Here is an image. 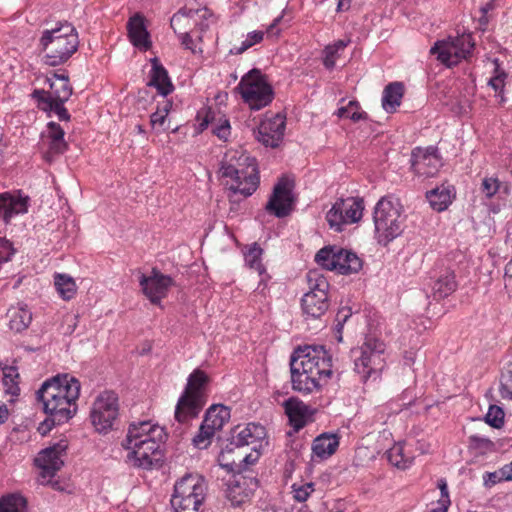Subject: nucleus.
<instances>
[{"instance_id":"nucleus-8","label":"nucleus","mask_w":512,"mask_h":512,"mask_svg":"<svg viewBox=\"0 0 512 512\" xmlns=\"http://www.w3.org/2000/svg\"><path fill=\"white\" fill-rule=\"evenodd\" d=\"M137 433L134 428L128 431L126 438L122 441V447L130 451L127 458L133 462L134 466L150 469L161 461L162 438L146 435L144 439H137Z\"/></svg>"},{"instance_id":"nucleus-56","label":"nucleus","mask_w":512,"mask_h":512,"mask_svg":"<svg viewBox=\"0 0 512 512\" xmlns=\"http://www.w3.org/2000/svg\"><path fill=\"white\" fill-rule=\"evenodd\" d=\"M352 311L349 307H342L338 310L336 315V330L340 332L346 323V321L351 317Z\"/></svg>"},{"instance_id":"nucleus-32","label":"nucleus","mask_w":512,"mask_h":512,"mask_svg":"<svg viewBox=\"0 0 512 512\" xmlns=\"http://www.w3.org/2000/svg\"><path fill=\"white\" fill-rule=\"evenodd\" d=\"M334 271L342 275L357 273L361 270L362 260L352 251L338 248Z\"/></svg>"},{"instance_id":"nucleus-44","label":"nucleus","mask_w":512,"mask_h":512,"mask_svg":"<svg viewBox=\"0 0 512 512\" xmlns=\"http://www.w3.org/2000/svg\"><path fill=\"white\" fill-rule=\"evenodd\" d=\"M134 428L137 433V439H144L146 435H153L158 438H162L163 430L155 425H152L150 421L132 422L129 425L128 431Z\"/></svg>"},{"instance_id":"nucleus-62","label":"nucleus","mask_w":512,"mask_h":512,"mask_svg":"<svg viewBox=\"0 0 512 512\" xmlns=\"http://www.w3.org/2000/svg\"><path fill=\"white\" fill-rule=\"evenodd\" d=\"M347 118L354 122H358L360 120L367 119V113L364 111H359V105L357 104V108L354 107L351 112L347 114Z\"/></svg>"},{"instance_id":"nucleus-47","label":"nucleus","mask_w":512,"mask_h":512,"mask_svg":"<svg viewBox=\"0 0 512 512\" xmlns=\"http://www.w3.org/2000/svg\"><path fill=\"white\" fill-rule=\"evenodd\" d=\"M505 413L500 406L490 405L485 421L493 428H501L504 424Z\"/></svg>"},{"instance_id":"nucleus-37","label":"nucleus","mask_w":512,"mask_h":512,"mask_svg":"<svg viewBox=\"0 0 512 512\" xmlns=\"http://www.w3.org/2000/svg\"><path fill=\"white\" fill-rule=\"evenodd\" d=\"M54 286L63 300L72 299L77 291L74 279L67 274H56L54 276Z\"/></svg>"},{"instance_id":"nucleus-55","label":"nucleus","mask_w":512,"mask_h":512,"mask_svg":"<svg viewBox=\"0 0 512 512\" xmlns=\"http://www.w3.org/2000/svg\"><path fill=\"white\" fill-rule=\"evenodd\" d=\"M47 128L48 133L46 136V140H65V132L58 123L51 121L47 124Z\"/></svg>"},{"instance_id":"nucleus-52","label":"nucleus","mask_w":512,"mask_h":512,"mask_svg":"<svg viewBox=\"0 0 512 512\" xmlns=\"http://www.w3.org/2000/svg\"><path fill=\"white\" fill-rule=\"evenodd\" d=\"M226 473H232V479L226 480V486L228 487V490L236 492L237 488H241V480L244 478L239 477L240 473H238L237 469L234 467V462L226 463Z\"/></svg>"},{"instance_id":"nucleus-23","label":"nucleus","mask_w":512,"mask_h":512,"mask_svg":"<svg viewBox=\"0 0 512 512\" xmlns=\"http://www.w3.org/2000/svg\"><path fill=\"white\" fill-rule=\"evenodd\" d=\"M220 95L215 96V106L213 104L207 106L206 108L198 111L196 120L198 121V125L196 127L197 133H202L210 123H215V127L213 128V134L216 135L219 139L224 138V120L223 115H221L220 107L221 101H219Z\"/></svg>"},{"instance_id":"nucleus-2","label":"nucleus","mask_w":512,"mask_h":512,"mask_svg":"<svg viewBox=\"0 0 512 512\" xmlns=\"http://www.w3.org/2000/svg\"><path fill=\"white\" fill-rule=\"evenodd\" d=\"M80 382L69 374H58L47 379L36 392L48 415L44 424L60 425L71 419L76 411V401L80 395Z\"/></svg>"},{"instance_id":"nucleus-18","label":"nucleus","mask_w":512,"mask_h":512,"mask_svg":"<svg viewBox=\"0 0 512 512\" xmlns=\"http://www.w3.org/2000/svg\"><path fill=\"white\" fill-rule=\"evenodd\" d=\"M139 284L144 295L151 303L159 304L166 297L169 289L175 282L172 277L164 275L156 268H153L150 276L140 275Z\"/></svg>"},{"instance_id":"nucleus-9","label":"nucleus","mask_w":512,"mask_h":512,"mask_svg":"<svg viewBox=\"0 0 512 512\" xmlns=\"http://www.w3.org/2000/svg\"><path fill=\"white\" fill-rule=\"evenodd\" d=\"M386 344L374 337L366 336L359 350V356L354 359V370L360 375L362 381H367L372 375L378 376L385 366Z\"/></svg>"},{"instance_id":"nucleus-41","label":"nucleus","mask_w":512,"mask_h":512,"mask_svg":"<svg viewBox=\"0 0 512 512\" xmlns=\"http://www.w3.org/2000/svg\"><path fill=\"white\" fill-rule=\"evenodd\" d=\"M0 512H27V500L20 494H9L0 499Z\"/></svg>"},{"instance_id":"nucleus-17","label":"nucleus","mask_w":512,"mask_h":512,"mask_svg":"<svg viewBox=\"0 0 512 512\" xmlns=\"http://www.w3.org/2000/svg\"><path fill=\"white\" fill-rule=\"evenodd\" d=\"M266 438V429L261 424L248 423L244 426L237 425L229 431L226 437V450L232 451L249 445H258Z\"/></svg>"},{"instance_id":"nucleus-28","label":"nucleus","mask_w":512,"mask_h":512,"mask_svg":"<svg viewBox=\"0 0 512 512\" xmlns=\"http://www.w3.org/2000/svg\"><path fill=\"white\" fill-rule=\"evenodd\" d=\"M455 196V188L449 183H443L426 192V199L431 208L437 212L445 211L452 203Z\"/></svg>"},{"instance_id":"nucleus-4","label":"nucleus","mask_w":512,"mask_h":512,"mask_svg":"<svg viewBox=\"0 0 512 512\" xmlns=\"http://www.w3.org/2000/svg\"><path fill=\"white\" fill-rule=\"evenodd\" d=\"M45 53V63L57 66L66 62L78 49L79 39L76 29L70 23L60 24L42 33L39 42Z\"/></svg>"},{"instance_id":"nucleus-26","label":"nucleus","mask_w":512,"mask_h":512,"mask_svg":"<svg viewBox=\"0 0 512 512\" xmlns=\"http://www.w3.org/2000/svg\"><path fill=\"white\" fill-rule=\"evenodd\" d=\"M330 307V297L322 293L306 292L301 299L305 319H320Z\"/></svg>"},{"instance_id":"nucleus-54","label":"nucleus","mask_w":512,"mask_h":512,"mask_svg":"<svg viewBox=\"0 0 512 512\" xmlns=\"http://www.w3.org/2000/svg\"><path fill=\"white\" fill-rule=\"evenodd\" d=\"M14 253L15 250L12 247V243L9 240L0 237V264L8 262Z\"/></svg>"},{"instance_id":"nucleus-20","label":"nucleus","mask_w":512,"mask_h":512,"mask_svg":"<svg viewBox=\"0 0 512 512\" xmlns=\"http://www.w3.org/2000/svg\"><path fill=\"white\" fill-rule=\"evenodd\" d=\"M442 166V159L435 147L415 148L411 154V168L418 176L433 177Z\"/></svg>"},{"instance_id":"nucleus-14","label":"nucleus","mask_w":512,"mask_h":512,"mask_svg":"<svg viewBox=\"0 0 512 512\" xmlns=\"http://www.w3.org/2000/svg\"><path fill=\"white\" fill-rule=\"evenodd\" d=\"M363 209L362 199L354 197L340 198L327 212L326 220L332 229L340 232L344 225L358 222L362 217Z\"/></svg>"},{"instance_id":"nucleus-12","label":"nucleus","mask_w":512,"mask_h":512,"mask_svg":"<svg viewBox=\"0 0 512 512\" xmlns=\"http://www.w3.org/2000/svg\"><path fill=\"white\" fill-rule=\"evenodd\" d=\"M475 47L471 33H462L455 37L437 41L430 49L431 54H437V59L447 67L456 66L462 60L472 55Z\"/></svg>"},{"instance_id":"nucleus-64","label":"nucleus","mask_w":512,"mask_h":512,"mask_svg":"<svg viewBox=\"0 0 512 512\" xmlns=\"http://www.w3.org/2000/svg\"><path fill=\"white\" fill-rule=\"evenodd\" d=\"M354 107L357 108V102L350 101L347 106L341 107V108L338 109V115L340 117H346L347 118V114H349V112H351V110Z\"/></svg>"},{"instance_id":"nucleus-42","label":"nucleus","mask_w":512,"mask_h":512,"mask_svg":"<svg viewBox=\"0 0 512 512\" xmlns=\"http://www.w3.org/2000/svg\"><path fill=\"white\" fill-rule=\"evenodd\" d=\"M338 247L326 246L315 255V261L323 268L334 271Z\"/></svg>"},{"instance_id":"nucleus-51","label":"nucleus","mask_w":512,"mask_h":512,"mask_svg":"<svg viewBox=\"0 0 512 512\" xmlns=\"http://www.w3.org/2000/svg\"><path fill=\"white\" fill-rule=\"evenodd\" d=\"M501 182L495 177H485L481 183V191L487 198H492L499 191Z\"/></svg>"},{"instance_id":"nucleus-25","label":"nucleus","mask_w":512,"mask_h":512,"mask_svg":"<svg viewBox=\"0 0 512 512\" xmlns=\"http://www.w3.org/2000/svg\"><path fill=\"white\" fill-rule=\"evenodd\" d=\"M285 414L288 417L289 424L295 432H298L312 421L314 409L296 397H290L283 403Z\"/></svg>"},{"instance_id":"nucleus-61","label":"nucleus","mask_w":512,"mask_h":512,"mask_svg":"<svg viewBox=\"0 0 512 512\" xmlns=\"http://www.w3.org/2000/svg\"><path fill=\"white\" fill-rule=\"evenodd\" d=\"M292 487L294 491V498L298 502H304L310 496V491H307L303 485L296 487V485L294 484Z\"/></svg>"},{"instance_id":"nucleus-38","label":"nucleus","mask_w":512,"mask_h":512,"mask_svg":"<svg viewBox=\"0 0 512 512\" xmlns=\"http://www.w3.org/2000/svg\"><path fill=\"white\" fill-rule=\"evenodd\" d=\"M42 137V157L48 163H52L56 156L63 154L68 149V144L65 140H45V136L42 135Z\"/></svg>"},{"instance_id":"nucleus-31","label":"nucleus","mask_w":512,"mask_h":512,"mask_svg":"<svg viewBox=\"0 0 512 512\" xmlns=\"http://www.w3.org/2000/svg\"><path fill=\"white\" fill-rule=\"evenodd\" d=\"M7 317L10 330L16 333L26 330L32 321V313L27 305L23 303L10 307L7 311Z\"/></svg>"},{"instance_id":"nucleus-57","label":"nucleus","mask_w":512,"mask_h":512,"mask_svg":"<svg viewBox=\"0 0 512 512\" xmlns=\"http://www.w3.org/2000/svg\"><path fill=\"white\" fill-rule=\"evenodd\" d=\"M495 73L496 75L489 80L488 84L495 91H499L504 87V79L506 77V73L504 71H500L498 66L495 69Z\"/></svg>"},{"instance_id":"nucleus-5","label":"nucleus","mask_w":512,"mask_h":512,"mask_svg":"<svg viewBox=\"0 0 512 512\" xmlns=\"http://www.w3.org/2000/svg\"><path fill=\"white\" fill-rule=\"evenodd\" d=\"M403 212V206L397 198L385 196L377 202L373 221L379 244L386 246L402 234L406 219Z\"/></svg>"},{"instance_id":"nucleus-59","label":"nucleus","mask_w":512,"mask_h":512,"mask_svg":"<svg viewBox=\"0 0 512 512\" xmlns=\"http://www.w3.org/2000/svg\"><path fill=\"white\" fill-rule=\"evenodd\" d=\"M179 36V39L181 40V44L186 48L191 50L193 53L196 52L195 47V40H198L195 37V34L193 32H186V34H177Z\"/></svg>"},{"instance_id":"nucleus-35","label":"nucleus","mask_w":512,"mask_h":512,"mask_svg":"<svg viewBox=\"0 0 512 512\" xmlns=\"http://www.w3.org/2000/svg\"><path fill=\"white\" fill-rule=\"evenodd\" d=\"M262 254L263 249L257 243H253L252 245H250L247 251L244 253L246 264L251 269L257 271L259 276L261 277L259 286L262 284L266 285L267 280L270 278L269 275L266 273V268L262 264Z\"/></svg>"},{"instance_id":"nucleus-53","label":"nucleus","mask_w":512,"mask_h":512,"mask_svg":"<svg viewBox=\"0 0 512 512\" xmlns=\"http://www.w3.org/2000/svg\"><path fill=\"white\" fill-rule=\"evenodd\" d=\"M167 117L163 115L159 110L153 112L150 116V124L152 129L156 130L157 133L164 132L170 129L169 125H166Z\"/></svg>"},{"instance_id":"nucleus-19","label":"nucleus","mask_w":512,"mask_h":512,"mask_svg":"<svg viewBox=\"0 0 512 512\" xmlns=\"http://www.w3.org/2000/svg\"><path fill=\"white\" fill-rule=\"evenodd\" d=\"M67 447V442L61 440L39 452L34 462L41 469L43 478H52L61 469L64 464L62 456L65 454Z\"/></svg>"},{"instance_id":"nucleus-45","label":"nucleus","mask_w":512,"mask_h":512,"mask_svg":"<svg viewBox=\"0 0 512 512\" xmlns=\"http://www.w3.org/2000/svg\"><path fill=\"white\" fill-rule=\"evenodd\" d=\"M19 378V374L16 367L10 366L3 370V383L6 387V392L12 396H18L20 394V388L16 379Z\"/></svg>"},{"instance_id":"nucleus-22","label":"nucleus","mask_w":512,"mask_h":512,"mask_svg":"<svg viewBox=\"0 0 512 512\" xmlns=\"http://www.w3.org/2000/svg\"><path fill=\"white\" fill-rule=\"evenodd\" d=\"M29 201L20 191L0 193V220L9 224L14 217L27 213Z\"/></svg>"},{"instance_id":"nucleus-58","label":"nucleus","mask_w":512,"mask_h":512,"mask_svg":"<svg viewBox=\"0 0 512 512\" xmlns=\"http://www.w3.org/2000/svg\"><path fill=\"white\" fill-rule=\"evenodd\" d=\"M437 486L441 492V512L447 511V503H449V494H448V486L445 479H439L437 482Z\"/></svg>"},{"instance_id":"nucleus-40","label":"nucleus","mask_w":512,"mask_h":512,"mask_svg":"<svg viewBox=\"0 0 512 512\" xmlns=\"http://www.w3.org/2000/svg\"><path fill=\"white\" fill-rule=\"evenodd\" d=\"M308 292L323 294L329 296V282L324 275L318 270H310L307 275Z\"/></svg>"},{"instance_id":"nucleus-39","label":"nucleus","mask_w":512,"mask_h":512,"mask_svg":"<svg viewBox=\"0 0 512 512\" xmlns=\"http://www.w3.org/2000/svg\"><path fill=\"white\" fill-rule=\"evenodd\" d=\"M350 40L340 39L335 41L333 44L327 45L323 50V65L326 69L332 70L335 67L336 60L339 57V52L343 51Z\"/></svg>"},{"instance_id":"nucleus-63","label":"nucleus","mask_w":512,"mask_h":512,"mask_svg":"<svg viewBox=\"0 0 512 512\" xmlns=\"http://www.w3.org/2000/svg\"><path fill=\"white\" fill-rule=\"evenodd\" d=\"M500 470V477L504 478V481L512 480V461L509 464L504 465Z\"/></svg>"},{"instance_id":"nucleus-60","label":"nucleus","mask_w":512,"mask_h":512,"mask_svg":"<svg viewBox=\"0 0 512 512\" xmlns=\"http://www.w3.org/2000/svg\"><path fill=\"white\" fill-rule=\"evenodd\" d=\"M500 475H501V470L500 469L498 471H495V472H486L483 475L484 485L486 487H492L495 484H497V483H499L501 481H504V478L500 477Z\"/></svg>"},{"instance_id":"nucleus-50","label":"nucleus","mask_w":512,"mask_h":512,"mask_svg":"<svg viewBox=\"0 0 512 512\" xmlns=\"http://www.w3.org/2000/svg\"><path fill=\"white\" fill-rule=\"evenodd\" d=\"M508 388H512V360L503 366L500 376L499 391H504L505 395H510Z\"/></svg>"},{"instance_id":"nucleus-15","label":"nucleus","mask_w":512,"mask_h":512,"mask_svg":"<svg viewBox=\"0 0 512 512\" xmlns=\"http://www.w3.org/2000/svg\"><path fill=\"white\" fill-rule=\"evenodd\" d=\"M294 181L281 177L273 188V192L265 206L268 213L278 218L288 216L292 211Z\"/></svg>"},{"instance_id":"nucleus-11","label":"nucleus","mask_w":512,"mask_h":512,"mask_svg":"<svg viewBox=\"0 0 512 512\" xmlns=\"http://www.w3.org/2000/svg\"><path fill=\"white\" fill-rule=\"evenodd\" d=\"M215 21L214 14L207 7H183L172 16L170 26L176 34L193 32L198 41H202V33Z\"/></svg>"},{"instance_id":"nucleus-29","label":"nucleus","mask_w":512,"mask_h":512,"mask_svg":"<svg viewBox=\"0 0 512 512\" xmlns=\"http://www.w3.org/2000/svg\"><path fill=\"white\" fill-rule=\"evenodd\" d=\"M32 98L37 101L38 107L45 112H54L60 121H69L71 116L64 107L66 101L52 99L49 92L36 89L32 93Z\"/></svg>"},{"instance_id":"nucleus-48","label":"nucleus","mask_w":512,"mask_h":512,"mask_svg":"<svg viewBox=\"0 0 512 512\" xmlns=\"http://www.w3.org/2000/svg\"><path fill=\"white\" fill-rule=\"evenodd\" d=\"M264 33L262 31H253L247 35V38L242 42L241 46L231 48L229 54H241L253 45L260 43L263 40Z\"/></svg>"},{"instance_id":"nucleus-24","label":"nucleus","mask_w":512,"mask_h":512,"mask_svg":"<svg viewBox=\"0 0 512 512\" xmlns=\"http://www.w3.org/2000/svg\"><path fill=\"white\" fill-rule=\"evenodd\" d=\"M431 280L432 295L435 300L448 297L458 287L455 271L450 267H442L439 270H435Z\"/></svg>"},{"instance_id":"nucleus-16","label":"nucleus","mask_w":512,"mask_h":512,"mask_svg":"<svg viewBox=\"0 0 512 512\" xmlns=\"http://www.w3.org/2000/svg\"><path fill=\"white\" fill-rule=\"evenodd\" d=\"M223 410L224 404L221 403L213 404L208 408L198 433L192 439V443L196 448H207L215 433L223 428L224 416L221 415Z\"/></svg>"},{"instance_id":"nucleus-49","label":"nucleus","mask_w":512,"mask_h":512,"mask_svg":"<svg viewBox=\"0 0 512 512\" xmlns=\"http://www.w3.org/2000/svg\"><path fill=\"white\" fill-rule=\"evenodd\" d=\"M260 446H261V444L253 446L252 452L249 454H246L239 461L238 464H236L234 462V467L237 469L238 473H241L242 471L246 470L250 465H253L258 461V459L260 457V452H259L258 447H260Z\"/></svg>"},{"instance_id":"nucleus-46","label":"nucleus","mask_w":512,"mask_h":512,"mask_svg":"<svg viewBox=\"0 0 512 512\" xmlns=\"http://www.w3.org/2000/svg\"><path fill=\"white\" fill-rule=\"evenodd\" d=\"M469 442L471 448L476 450L479 454L485 455L496 452L497 443H494V441L486 437L471 435Z\"/></svg>"},{"instance_id":"nucleus-7","label":"nucleus","mask_w":512,"mask_h":512,"mask_svg":"<svg viewBox=\"0 0 512 512\" xmlns=\"http://www.w3.org/2000/svg\"><path fill=\"white\" fill-rule=\"evenodd\" d=\"M204 479L197 474H186L174 485L170 503L174 512H200L206 496Z\"/></svg>"},{"instance_id":"nucleus-3","label":"nucleus","mask_w":512,"mask_h":512,"mask_svg":"<svg viewBox=\"0 0 512 512\" xmlns=\"http://www.w3.org/2000/svg\"><path fill=\"white\" fill-rule=\"evenodd\" d=\"M228 157L225 175L233 181L228 188V197L231 203H236L251 196L258 188L260 179L254 158L244 153L237 156L236 151L232 155L226 152Z\"/></svg>"},{"instance_id":"nucleus-34","label":"nucleus","mask_w":512,"mask_h":512,"mask_svg":"<svg viewBox=\"0 0 512 512\" xmlns=\"http://www.w3.org/2000/svg\"><path fill=\"white\" fill-rule=\"evenodd\" d=\"M338 446L339 439L336 435L324 433L314 439L312 451L317 457L325 459L334 454Z\"/></svg>"},{"instance_id":"nucleus-27","label":"nucleus","mask_w":512,"mask_h":512,"mask_svg":"<svg viewBox=\"0 0 512 512\" xmlns=\"http://www.w3.org/2000/svg\"><path fill=\"white\" fill-rule=\"evenodd\" d=\"M152 68L149 74V87L156 88L157 92L166 97L174 90V85L168 75L165 67L159 62L157 58L151 60Z\"/></svg>"},{"instance_id":"nucleus-36","label":"nucleus","mask_w":512,"mask_h":512,"mask_svg":"<svg viewBox=\"0 0 512 512\" xmlns=\"http://www.w3.org/2000/svg\"><path fill=\"white\" fill-rule=\"evenodd\" d=\"M46 81L49 83V87L52 92L49 94L52 99L68 101L72 95V87L69 83L68 75L64 74H53V78H47Z\"/></svg>"},{"instance_id":"nucleus-10","label":"nucleus","mask_w":512,"mask_h":512,"mask_svg":"<svg viewBox=\"0 0 512 512\" xmlns=\"http://www.w3.org/2000/svg\"><path fill=\"white\" fill-rule=\"evenodd\" d=\"M237 89L251 110L258 111L268 106L274 99L272 86L258 69H252L244 75Z\"/></svg>"},{"instance_id":"nucleus-43","label":"nucleus","mask_w":512,"mask_h":512,"mask_svg":"<svg viewBox=\"0 0 512 512\" xmlns=\"http://www.w3.org/2000/svg\"><path fill=\"white\" fill-rule=\"evenodd\" d=\"M388 461L395 467L400 469H407L412 464L413 459L404 455V448L402 445H394L387 452Z\"/></svg>"},{"instance_id":"nucleus-13","label":"nucleus","mask_w":512,"mask_h":512,"mask_svg":"<svg viewBox=\"0 0 512 512\" xmlns=\"http://www.w3.org/2000/svg\"><path fill=\"white\" fill-rule=\"evenodd\" d=\"M119 416L118 396L113 391H104L95 399L90 418L96 431L107 433L114 428Z\"/></svg>"},{"instance_id":"nucleus-33","label":"nucleus","mask_w":512,"mask_h":512,"mask_svg":"<svg viewBox=\"0 0 512 512\" xmlns=\"http://www.w3.org/2000/svg\"><path fill=\"white\" fill-rule=\"evenodd\" d=\"M404 94V86L400 82H392L388 84L382 95V107L388 113H394L401 104Z\"/></svg>"},{"instance_id":"nucleus-1","label":"nucleus","mask_w":512,"mask_h":512,"mask_svg":"<svg viewBox=\"0 0 512 512\" xmlns=\"http://www.w3.org/2000/svg\"><path fill=\"white\" fill-rule=\"evenodd\" d=\"M292 389L301 394L319 391L332 375V358L324 346L296 348L290 357Z\"/></svg>"},{"instance_id":"nucleus-21","label":"nucleus","mask_w":512,"mask_h":512,"mask_svg":"<svg viewBox=\"0 0 512 512\" xmlns=\"http://www.w3.org/2000/svg\"><path fill=\"white\" fill-rule=\"evenodd\" d=\"M286 119L280 114L266 118L258 126L256 138L266 147L277 148L283 140Z\"/></svg>"},{"instance_id":"nucleus-6","label":"nucleus","mask_w":512,"mask_h":512,"mask_svg":"<svg viewBox=\"0 0 512 512\" xmlns=\"http://www.w3.org/2000/svg\"><path fill=\"white\" fill-rule=\"evenodd\" d=\"M207 382L208 377L201 370H194L189 375L185 390L175 408V419L179 423H188L199 415L206 403L204 388Z\"/></svg>"},{"instance_id":"nucleus-30","label":"nucleus","mask_w":512,"mask_h":512,"mask_svg":"<svg viewBox=\"0 0 512 512\" xmlns=\"http://www.w3.org/2000/svg\"><path fill=\"white\" fill-rule=\"evenodd\" d=\"M127 30L129 39L135 47L145 50L150 48L151 42L143 16L135 14L130 17L127 22Z\"/></svg>"}]
</instances>
